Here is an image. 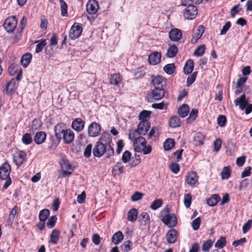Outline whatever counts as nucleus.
Listing matches in <instances>:
<instances>
[{"mask_svg":"<svg viewBox=\"0 0 252 252\" xmlns=\"http://www.w3.org/2000/svg\"><path fill=\"white\" fill-rule=\"evenodd\" d=\"M170 212L168 207L163 209L160 214V220L169 228H173L177 224V219L174 214H171Z\"/></svg>","mask_w":252,"mask_h":252,"instance_id":"obj_1","label":"nucleus"},{"mask_svg":"<svg viewBox=\"0 0 252 252\" xmlns=\"http://www.w3.org/2000/svg\"><path fill=\"white\" fill-rule=\"evenodd\" d=\"M11 172V166L7 162L2 163L0 166V178L5 180L3 188L6 189L11 184V180L9 177Z\"/></svg>","mask_w":252,"mask_h":252,"instance_id":"obj_2","label":"nucleus"},{"mask_svg":"<svg viewBox=\"0 0 252 252\" xmlns=\"http://www.w3.org/2000/svg\"><path fill=\"white\" fill-rule=\"evenodd\" d=\"M128 138L133 141V147L134 151L138 153L141 152L142 147L147 144L145 138L140 135L131 134L130 132L128 133Z\"/></svg>","mask_w":252,"mask_h":252,"instance_id":"obj_3","label":"nucleus"},{"mask_svg":"<svg viewBox=\"0 0 252 252\" xmlns=\"http://www.w3.org/2000/svg\"><path fill=\"white\" fill-rule=\"evenodd\" d=\"M111 136L107 132H103L97 142L103 144L105 146H107L109 148L107 151V158H109L114 155V151L113 147L111 146L110 143L111 142Z\"/></svg>","mask_w":252,"mask_h":252,"instance_id":"obj_4","label":"nucleus"},{"mask_svg":"<svg viewBox=\"0 0 252 252\" xmlns=\"http://www.w3.org/2000/svg\"><path fill=\"white\" fill-rule=\"evenodd\" d=\"M18 23L16 16H12L8 17L4 21L3 27L8 33L13 32L15 30Z\"/></svg>","mask_w":252,"mask_h":252,"instance_id":"obj_5","label":"nucleus"},{"mask_svg":"<svg viewBox=\"0 0 252 252\" xmlns=\"http://www.w3.org/2000/svg\"><path fill=\"white\" fill-rule=\"evenodd\" d=\"M150 126L151 124L148 121H142L138 124L137 129L134 130L131 134L145 135L149 130Z\"/></svg>","mask_w":252,"mask_h":252,"instance_id":"obj_6","label":"nucleus"},{"mask_svg":"<svg viewBox=\"0 0 252 252\" xmlns=\"http://www.w3.org/2000/svg\"><path fill=\"white\" fill-rule=\"evenodd\" d=\"M108 148H109L107 146H105L103 144L97 141L95 143L94 148L93 150V155L94 157L100 158L104 155V153H106L107 156Z\"/></svg>","mask_w":252,"mask_h":252,"instance_id":"obj_7","label":"nucleus"},{"mask_svg":"<svg viewBox=\"0 0 252 252\" xmlns=\"http://www.w3.org/2000/svg\"><path fill=\"white\" fill-rule=\"evenodd\" d=\"M82 32V27L81 24L75 23L71 27L69 31V37L72 39L79 37Z\"/></svg>","mask_w":252,"mask_h":252,"instance_id":"obj_8","label":"nucleus"},{"mask_svg":"<svg viewBox=\"0 0 252 252\" xmlns=\"http://www.w3.org/2000/svg\"><path fill=\"white\" fill-rule=\"evenodd\" d=\"M197 15V9L196 7L192 4L188 6L184 13V16L186 19L192 20L194 19Z\"/></svg>","mask_w":252,"mask_h":252,"instance_id":"obj_9","label":"nucleus"},{"mask_svg":"<svg viewBox=\"0 0 252 252\" xmlns=\"http://www.w3.org/2000/svg\"><path fill=\"white\" fill-rule=\"evenodd\" d=\"M101 126L96 122L92 123L88 126V135L91 137L97 136L100 132Z\"/></svg>","mask_w":252,"mask_h":252,"instance_id":"obj_10","label":"nucleus"},{"mask_svg":"<svg viewBox=\"0 0 252 252\" xmlns=\"http://www.w3.org/2000/svg\"><path fill=\"white\" fill-rule=\"evenodd\" d=\"M13 162L18 167L26 159V154L23 151H18L13 154Z\"/></svg>","mask_w":252,"mask_h":252,"instance_id":"obj_11","label":"nucleus"},{"mask_svg":"<svg viewBox=\"0 0 252 252\" xmlns=\"http://www.w3.org/2000/svg\"><path fill=\"white\" fill-rule=\"evenodd\" d=\"M60 164L63 170V175L66 176L70 175L73 171V169L72 168L69 161L65 158H62Z\"/></svg>","mask_w":252,"mask_h":252,"instance_id":"obj_12","label":"nucleus"},{"mask_svg":"<svg viewBox=\"0 0 252 252\" xmlns=\"http://www.w3.org/2000/svg\"><path fill=\"white\" fill-rule=\"evenodd\" d=\"M98 8V3L96 0H89L87 3L86 11L90 15L95 14Z\"/></svg>","mask_w":252,"mask_h":252,"instance_id":"obj_13","label":"nucleus"},{"mask_svg":"<svg viewBox=\"0 0 252 252\" xmlns=\"http://www.w3.org/2000/svg\"><path fill=\"white\" fill-rule=\"evenodd\" d=\"M152 83L155 88L164 89L166 85V79L161 76H157L152 80Z\"/></svg>","mask_w":252,"mask_h":252,"instance_id":"obj_14","label":"nucleus"},{"mask_svg":"<svg viewBox=\"0 0 252 252\" xmlns=\"http://www.w3.org/2000/svg\"><path fill=\"white\" fill-rule=\"evenodd\" d=\"M169 37L170 40L177 42L182 39V32L179 29L174 28L169 32Z\"/></svg>","mask_w":252,"mask_h":252,"instance_id":"obj_15","label":"nucleus"},{"mask_svg":"<svg viewBox=\"0 0 252 252\" xmlns=\"http://www.w3.org/2000/svg\"><path fill=\"white\" fill-rule=\"evenodd\" d=\"M165 93L164 89L154 88L151 92L150 97L154 100H158L164 97Z\"/></svg>","mask_w":252,"mask_h":252,"instance_id":"obj_16","label":"nucleus"},{"mask_svg":"<svg viewBox=\"0 0 252 252\" xmlns=\"http://www.w3.org/2000/svg\"><path fill=\"white\" fill-rule=\"evenodd\" d=\"M165 237L168 244L175 243L177 239V231L175 229L172 228L168 231Z\"/></svg>","mask_w":252,"mask_h":252,"instance_id":"obj_17","label":"nucleus"},{"mask_svg":"<svg viewBox=\"0 0 252 252\" xmlns=\"http://www.w3.org/2000/svg\"><path fill=\"white\" fill-rule=\"evenodd\" d=\"M161 54L157 51L152 53L148 57L149 63L152 65H156L161 61Z\"/></svg>","mask_w":252,"mask_h":252,"instance_id":"obj_18","label":"nucleus"},{"mask_svg":"<svg viewBox=\"0 0 252 252\" xmlns=\"http://www.w3.org/2000/svg\"><path fill=\"white\" fill-rule=\"evenodd\" d=\"M198 181V177L196 172L192 171L189 173L186 178V182L190 186H194Z\"/></svg>","mask_w":252,"mask_h":252,"instance_id":"obj_19","label":"nucleus"},{"mask_svg":"<svg viewBox=\"0 0 252 252\" xmlns=\"http://www.w3.org/2000/svg\"><path fill=\"white\" fill-rule=\"evenodd\" d=\"M16 89L15 80L12 79L10 82L7 83L5 89L3 91V93L10 95L13 93Z\"/></svg>","mask_w":252,"mask_h":252,"instance_id":"obj_20","label":"nucleus"},{"mask_svg":"<svg viewBox=\"0 0 252 252\" xmlns=\"http://www.w3.org/2000/svg\"><path fill=\"white\" fill-rule=\"evenodd\" d=\"M235 105H238L239 108L241 110H244L245 108L249 104L248 100L246 99V95L245 94H242L241 96L237 98L234 101Z\"/></svg>","mask_w":252,"mask_h":252,"instance_id":"obj_21","label":"nucleus"},{"mask_svg":"<svg viewBox=\"0 0 252 252\" xmlns=\"http://www.w3.org/2000/svg\"><path fill=\"white\" fill-rule=\"evenodd\" d=\"M84 121L81 118L75 119L72 123V127L77 131H81L84 127Z\"/></svg>","mask_w":252,"mask_h":252,"instance_id":"obj_22","label":"nucleus"},{"mask_svg":"<svg viewBox=\"0 0 252 252\" xmlns=\"http://www.w3.org/2000/svg\"><path fill=\"white\" fill-rule=\"evenodd\" d=\"M74 138V134L73 132L70 129L65 130V132L63 135V138L64 143L66 144L71 143Z\"/></svg>","mask_w":252,"mask_h":252,"instance_id":"obj_23","label":"nucleus"},{"mask_svg":"<svg viewBox=\"0 0 252 252\" xmlns=\"http://www.w3.org/2000/svg\"><path fill=\"white\" fill-rule=\"evenodd\" d=\"M65 125L63 123H60L57 125L54 128L55 135L58 137H61L62 135L65 132Z\"/></svg>","mask_w":252,"mask_h":252,"instance_id":"obj_24","label":"nucleus"},{"mask_svg":"<svg viewBox=\"0 0 252 252\" xmlns=\"http://www.w3.org/2000/svg\"><path fill=\"white\" fill-rule=\"evenodd\" d=\"M46 137V134L45 132H37L34 137V141L36 144H41L45 141Z\"/></svg>","mask_w":252,"mask_h":252,"instance_id":"obj_25","label":"nucleus"},{"mask_svg":"<svg viewBox=\"0 0 252 252\" xmlns=\"http://www.w3.org/2000/svg\"><path fill=\"white\" fill-rule=\"evenodd\" d=\"M60 235V232L59 230L57 229H54L51 233L50 235V243H51L53 244H57Z\"/></svg>","mask_w":252,"mask_h":252,"instance_id":"obj_26","label":"nucleus"},{"mask_svg":"<svg viewBox=\"0 0 252 252\" xmlns=\"http://www.w3.org/2000/svg\"><path fill=\"white\" fill-rule=\"evenodd\" d=\"M124 235L121 231L115 233L112 237V242L115 245L120 243L124 239Z\"/></svg>","mask_w":252,"mask_h":252,"instance_id":"obj_27","label":"nucleus"},{"mask_svg":"<svg viewBox=\"0 0 252 252\" xmlns=\"http://www.w3.org/2000/svg\"><path fill=\"white\" fill-rule=\"evenodd\" d=\"M168 124L170 127L174 128L180 126L181 122L178 116H174L169 119Z\"/></svg>","mask_w":252,"mask_h":252,"instance_id":"obj_28","label":"nucleus"},{"mask_svg":"<svg viewBox=\"0 0 252 252\" xmlns=\"http://www.w3.org/2000/svg\"><path fill=\"white\" fill-rule=\"evenodd\" d=\"M138 214V211L135 208H132L129 210L128 211L127 214L128 220L131 222H134L136 221Z\"/></svg>","mask_w":252,"mask_h":252,"instance_id":"obj_29","label":"nucleus"},{"mask_svg":"<svg viewBox=\"0 0 252 252\" xmlns=\"http://www.w3.org/2000/svg\"><path fill=\"white\" fill-rule=\"evenodd\" d=\"M194 67V62L192 60H188L184 67V72L186 74H189L192 72Z\"/></svg>","mask_w":252,"mask_h":252,"instance_id":"obj_30","label":"nucleus"},{"mask_svg":"<svg viewBox=\"0 0 252 252\" xmlns=\"http://www.w3.org/2000/svg\"><path fill=\"white\" fill-rule=\"evenodd\" d=\"M189 111V106L186 104H183L179 108L178 113L180 117L184 118L188 115Z\"/></svg>","mask_w":252,"mask_h":252,"instance_id":"obj_31","label":"nucleus"},{"mask_svg":"<svg viewBox=\"0 0 252 252\" xmlns=\"http://www.w3.org/2000/svg\"><path fill=\"white\" fill-rule=\"evenodd\" d=\"M32 55L30 53L24 54L21 59V63L24 67H26L31 63Z\"/></svg>","mask_w":252,"mask_h":252,"instance_id":"obj_32","label":"nucleus"},{"mask_svg":"<svg viewBox=\"0 0 252 252\" xmlns=\"http://www.w3.org/2000/svg\"><path fill=\"white\" fill-rule=\"evenodd\" d=\"M220 200V198L219 194H213L207 200V205H217Z\"/></svg>","mask_w":252,"mask_h":252,"instance_id":"obj_33","label":"nucleus"},{"mask_svg":"<svg viewBox=\"0 0 252 252\" xmlns=\"http://www.w3.org/2000/svg\"><path fill=\"white\" fill-rule=\"evenodd\" d=\"M178 52V48L175 45H173L169 47L167 50L166 56L169 58L174 57Z\"/></svg>","mask_w":252,"mask_h":252,"instance_id":"obj_34","label":"nucleus"},{"mask_svg":"<svg viewBox=\"0 0 252 252\" xmlns=\"http://www.w3.org/2000/svg\"><path fill=\"white\" fill-rule=\"evenodd\" d=\"M124 172V166L121 162H117L112 169V172L115 175H119Z\"/></svg>","mask_w":252,"mask_h":252,"instance_id":"obj_35","label":"nucleus"},{"mask_svg":"<svg viewBox=\"0 0 252 252\" xmlns=\"http://www.w3.org/2000/svg\"><path fill=\"white\" fill-rule=\"evenodd\" d=\"M121 82V78L119 74H114L110 78V84L113 85H118Z\"/></svg>","mask_w":252,"mask_h":252,"instance_id":"obj_36","label":"nucleus"},{"mask_svg":"<svg viewBox=\"0 0 252 252\" xmlns=\"http://www.w3.org/2000/svg\"><path fill=\"white\" fill-rule=\"evenodd\" d=\"M204 139V135L200 132L197 133L194 136V141L195 145H201L203 144V140Z\"/></svg>","mask_w":252,"mask_h":252,"instance_id":"obj_37","label":"nucleus"},{"mask_svg":"<svg viewBox=\"0 0 252 252\" xmlns=\"http://www.w3.org/2000/svg\"><path fill=\"white\" fill-rule=\"evenodd\" d=\"M175 68V65L174 63H169L164 66L163 70L166 74L171 75L174 73Z\"/></svg>","mask_w":252,"mask_h":252,"instance_id":"obj_38","label":"nucleus"},{"mask_svg":"<svg viewBox=\"0 0 252 252\" xmlns=\"http://www.w3.org/2000/svg\"><path fill=\"white\" fill-rule=\"evenodd\" d=\"M175 145V141L172 138L167 139L163 143V147L165 150L171 149Z\"/></svg>","mask_w":252,"mask_h":252,"instance_id":"obj_39","label":"nucleus"},{"mask_svg":"<svg viewBox=\"0 0 252 252\" xmlns=\"http://www.w3.org/2000/svg\"><path fill=\"white\" fill-rule=\"evenodd\" d=\"M61 5V15L65 17L67 15V4L63 0H59Z\"/></svg>","mask_w":252,"mask_h":252,"instance_id":"obj_40","label":"nucleus"},{"mask_svg":"<svg viewBox=\"0 0 252 252\" xmlns=\"http://www.w3.org/2000/svg\"><path fill=\"white\" fill-rule=\"evenodd\" d=\"M50 214L49 211L47 209L41 210L39 214V219L40 221H45Z\"/></svg>","mask_w":252,"mask_h":252,"instance_id":"obj_41","label":"nucleus"},{"mask_svg":"<svg viewBox=\"0 0 252 252\" xmlns=\"http://www.w3.org/2000/svg\"><path fill=\"white\" fill-rule=\"evenodd\" d=\"M131 242L130 240L125 241L121 246L122 252H128L131 250Z\"/></svg>","mask_w":252,"mask_h":252,"instance_id":"obj_42","label":"nucleus"},{"mask_svg":"<svg viewBox=\"0 0 252 252\" xmlns=\"http://www.w3.org/2000/svg\"><path fill=\"white\" fill-rule=\"evenodd\" d=\"M151 112L149 111L143 110L142 111L138 116L139 119L142 121H147V118H150Z\"/></svg>","mask_w":252,"mask_h":252,"instance_id":"obj_43","label":"nucleus"},{"mask_svg":"<svg viewBox=\"0 0 252 252\" xmlns=\"http://www.w3.org/2000/svg\"><path fill=\"white\" fill-rule=\"evenodd\" d=\"M198 72L195 71L191 75H189L187 80V86L189 87L192 84L196 79Z\"/></svg>","mask_w":252,"mask_h":252,"instance_id":"obj_44","label":"nucleus"},{"mask_svg":"<svg viewBox=\"0 0 252 252\" xmlns=\"http://www.w3.org/2000/svg\"><path fill=\"white\" fill-rule=\"evenodd\" d=\"M205 49L206 48L205 45H200L195 50L193 55L197 57L202 56L204 54Z\"/></svg>","mask_w":252,"mask_h":252,"instance_id":"obj_45","label":"nucleus"},{"mask_svg":"<svg viewBox=\"0 0 252 252\" xmlns=\"http://www.w3.org/2000/svg\"><path fill=\"white\" fill-rule=\"evenodd\" d=\"M226 239L224 237H221L215 244V247L218 249H222L226 245Z\"/></svg>","mask_w":252,"mask_h":252,"instance_id":"obj_46","label":"nucleus"},{"mask_svg":"<svg viewBox=\"0 0 252 252\" xmlns=\"http://www.w3.org/2000/svg\"><path fill=\"white\" fill-rule=\"evenodd\" d=\"M221 178L222 179H227L230 176V169L229 167L225 166L221 172Z\"/></svg>","mask_w":252,"mask_h":252,"instance_id":"obj_47","label":"nucleus"},{"mask_svg":"<svg viewBox=\"0 0 252 252\" xmlns=\"http://www.w3.org/2000/svg\"><path fill=\"white\" fill-rule=\"evenodd\" d=\"M213 245V241L211 240H208L204 242L202 246V249L203 252H209Z\"/></svg>","mask_w":252,"mask_h":252,"instance_id":"obj_48","label":"nucleus"},{"mask_svg":"<svg viewBox=\"0 0 252 252\" xmlns=\"http://www.w3.org/2000/svg\"><path fill=\"white\" fill-rule=\"evenodd\" d=\"M61 138V137H58L56 135L55 136H51L50 138V140L51 141V146L56 147L60 143Z\"/></svg>","mask_w":252,"mask_h":252,"instance_id":"obj_49","label":"nucleus"},{"mask_svg":"<svg viewBox=\"0 0 252 252\" xmlns=\"http://www.w3.org/2000/svg\"><path fill=\"white\" fill-rule=\"evenodd\" d=\"M204 32V27L202 25H200L198 27L196 32H195L193 36H194L197 39L200 38L203 33Z\"/></svg>","mask_w":252,"mask_h":252,"instance_id":"obj_50","label":"nucleus"},{"mask_svg":"<svg viewBox=\"0 0 252 252\" xmlns=\"http://www.w3.org/2000/svg\"><path fill=\"white\" fill-rule=\"evenodd\" d=\"M22 140L23 143L26 145H29L31 144L32 140V135L30 133H26L23 135Z\"/></svg>","mask_w":252,"mask_h":252,"instance_id":"obj_51","label":"nucleus"},{"mask_svg":"<svg viewBox=\"0 0 252 252\" xmlns=\"http://www.w3.org/2000/svg\"><path fill=\"white\" fill-rule=\"evenodd\" d=\"M57 219V218L55 216L50 217L47 222V226L50 229L54 227Z\"/></svg>","mask_w":252,"mask_h":252,"instance_id":"obj_52","label":"nucleus"},{"mask_svg":"<svg viewBox=\"0 0 252 252\" xmlns=\"http://www.w3.org/2000/svg\"><path fill=\"white\" fill-rule=\"evenodd\" d=\"M201 223V219L200 217L197 218L192 222V227L194 230H197L199 229Z\"/></svg>","mask_w":252,"mask_h":252,"instance_id":"obj_53","label":"nucleus"},{"mask_svg":"<svg viewBox=\"0 0 252 252\" xmlns=\"http://www.w3.org/2000/svg\"><path fill=\"white\" fill-rule=\"evenodd\" d=\"M217 121H218V125L221 127H223L226 124V117L224 115H220L218 117Z\"/></svg>","mask_w":252,"mask_h":252,"instance_id":"obj_54","label":"nucleus"},{"mask_svg":"<svg viewBox=\"0 0 252 252\" xmlns=\"http://www.w3.org/2000/svg\"><path fill=\"white\" fill-rule=\"evenodd\" d=\"M92 151V145L91 144H88L84 152V156L87 158H89L91 156Z\"/></svg>","mask_w":252,"mask_h":252,"instance_id":"obj_55","label":"nucleus"},{"mask_svg":"<svg viewBox=\"0 0 252 252\" xmlns=\"http://www.w3.org/2000/svg\"><path fill=\"white\" fill-rule=\"evenodd\" d=\"M252 224V220H249L248 221L245 223L242 227V230L244 233H247L251 229Z\"/></svg>","mask_w":252,"mask_h":252,"instance_id":"obj_56","label":"nucleus"},{"mask_svg":"<svg viewBox=\"0 0 252 252\" xmlns=\"http://www.w3.org/2000/svg\"><path fill=\"white\" fill-rule=\"evenodd\" d=\"M222 141L220 138H217L214 142V149L216 152H218L221 147Z\"/></svg>","mask_w":252,"mask_h":252,"instance_id":"obj_57","label":"nucleus"},{"mask_svg":"<svg viewBox=\"0 0 252 252\" xmlns=\"http://www.w3.org/2000/svg\"><path fill=\"white\" fill-rule=\"evenodd\" d=\"M130 157L131 153L128 151H126L122 155V160L124 163H127L130 160Z\"/></svg>","mask_w":252,"mask_h":252,"instance_id":"obj_58","label":"nucleus"},{"mask_svg":"<svg viewBox=\"0 0 252 252\" xmlns=\"http://www.w3.org/2000/svg\"><path fill=\"white\" fill-rule=\"evenodd\" d=\"M17 206H15V207L11 211L8 218V220L9 222L12 223L13 220H14L15 215L17 214Z\"/></svg>","mask_w":252,"mask_h":252,"instance_id":"obj_59","label":"nucleus"},{"mask_svg":"<svg viewBox=\"0 0 252 252\" xmlns=\"http://www.w3.org/2000/svg\"><path fill=\"white\" fill-rule=\"evenodd\" d=\"M46 44V40H42L40 43H39L36 46L35 48V52L36 53H38L40 52L45 46Z\"/></svg>","mask_w":252,"mask_h":252,"instance_id":"obj_60","label":"nucleus"},{"mask_svg":"<svg viewBox=\"0 0 252 252\" xmlns=\"http://www.w3.org/2000/svg\"><path fill=\"white\" fill-rule=\"evenodd\" d=\"M145 74V72L142 71L141 68H138L135 70L134 75L136 79H139L143 77Z\"/></svg>","mask_w":252,"mask_h":252,"instance_id":"obj_61","label":"nucleus"},{"mask_svg":"<svg viewBox=\"0 0 252 252\" xmlns=\"http://www.w3.org/2000/svg\"><path fill=\"white\" fill-rule=\"evenodd\" d=\"M240 6V4L236 5L231 9V15L232 17H234L236 14L242 10Z\"/></svg>","mask_w":252,"mask_h":252,"instance_id":"obj_62","label":"nucleus"},{"mask_svg":"<svg viewBox=\"0 0 252 252\" xmlns=\"http://www.w3.org/2000/svg\"><path fill=\"white\" fill-rule=\"evenodd\" d=\"M231 27V23L230 22H227L225 25L223 26L222 29L220 31V34L224 35L225 34L228 30L230 29Z\"/></svg>","mask_w":252,"mask_h":252,"instance_id":"obj_63","label":"nucleus"},{"mask_svg":"<svg viewBox=\"0 0 252 252\" xmlns=\"http://www.w3.org/2000/svg\"><path fill=\"white\" fill-rule=\"evenodd\" d=\"M143 195V193L137 191L131 196V198L133 201H136L141 199Z\"/></svg>","mask_w":252,"mask_h":252,"instance_id":"obj_64","label":"nucleus"}]
</instances>
